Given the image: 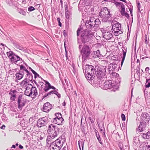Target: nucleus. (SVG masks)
I'll list each match as a JSON object with an SVG mask.
<instances>
[{
    "mask_svg": "<svg viewBox=\"0 0 150 150\" xmlns=\"http://www.w3.org/2000/svg\"><path fill=\"white\" fill-rule=\"evenodd\" d=\"M94 31L86 28L85 27L81 25L77 31L78 36L80 35L81 40L82 43H85L89 42L93 36Z\"/></svg>",
    "mask_w": 150,
    "mask_h": 150,
    "instance_id": "nucleus-1",
    "label": "nucleus"
},
{
    "mask_svg": "<svg viewBox=\"0 0 150 150\" xmlns=\"http://www.w3.org/2000/svg\"><path fill=\"white\" fill-rule=\"evenodd\" d=\"M98 81L99 83L98 84V86L100 87L103 89L107 90L108 89L112 88L111 91L115 92L119 88V83H116L114 81L111 80L107 81L104 82L103 84L102 83L103 81L100 80Z\"/></svg>",
    "mask_w": 150,
    "mask_h": 150,
    "instance_id": "nucleus-2",
    "label": "nucleus"
},
{
    "mask_svg": "<svg viewBox=\"0 0 150 150\" xmlns=\"http://www.w3.org/2000/svg\"><path fill=\"white\" fill-rule=\"evenodd\" d=\"M26 73L27 77H28V81H32L33 79V76L32 74L30 73L27 70L25 67L22 65L20 66V70L19 72L17 73L16 74V78L18 80H20L23 77L25 73Z\"/></svg>",
    "mask_w": 150,
    "mask_h": 150,
    "instance_id": "nucleus-3",
    "label": "nucleus"
},
{
    "mask_svg": "<svg viewBox=\"0 0 150 150\" xmlns=\"http://www.w3.org/2000/svg\"><path fill=\"white\" fill-rule=\"evenodd\" d=\"M79 48L81 54L82 55V62H85L88 59L91 53V50L89 46L81 45H79Z\"/></svg>",
    "mask_w": 150,
    "mask_h": 150,
    "instance_id": "nucleus-4",
    "label": "nucleus"
},
{
    "mask_svg": "<svg viewBox=\"0 0 150 150\" xmlns=\"http://www.w3.org/2000/svg\"><path fill=\"white\" fill-rule=\"evenodd\" d=\"M99 16L102 18L103 22H106L109 21L111 17L110 12L107 7L103 8L99 13Z\"/></svg>",
    "mask_w": 150,
    "mask_h": 150,
    "instance_id": "nucleus-5",
    "label": "nucleus"
},
{
    "mask_svg": "<svg viewBox=\"0 0 150 150\" xmlns=\"http://www.w3.org/2000/svg\"><path fill=\"white\" fill-rule=\"evenodd\" d=\"M59 128L57 127L53 124H51L48 127V132L52 139L58 136L59 133Z\"/></svg>",
    "mask_w": 150,
    "mask_h": 150,
    "instance_id": "nucleus-6",
    "label": "nucleus"
},
{
    "mask_svg": "<svg viewBox=\"0 0 150 150\" xmlns=\"http://www.w3.org/2000/svg\"><path fill=\"white\" fill-rule=\"evenodd\" d=\"M24 94L26 96L30 97L33 98H35L38 95L36 88L32 86L31 88H26Z\"/></svg>",
    "mask_w": 150,
    "mask_h": 150,
    "instance_id": "nucleus-7",
    "label": "nucleus"
},
{
    "mask_svg": "<svg viewBox=\"0 0 150 150\" xmlns=\"http://www.w3.org/2000/svg\"><path fill=\"white\" fill-rule=\"evenodd\" d=\"M112 31H114V34L116 36H118L120 34L122 33L121 30V24L116 21L112 22Z\"/></svg>",
    "mask_w": 150,
    "mask_h": 150,
    "instance_id": "nucleus-8",
    "label": "nucleus"
},
{
    "mask_svg": "<svg viewBox=\"0 0 150 150\" xmlns=\"http://www.w3.org/2000/svg\"><path fill=\"white\" fill-rule=\"evenodd\" d=\"M104 69H99L97 71V73H95L97 77L98 78V82L99 83V80L104 81L106 78V69L105 67H103Z\"/></svg>",
    "mask_w": 150,
    "mask_h": 150,
    "instance_id": "nucleus-9",
    "label": "nucleus"
},
{
    "mask_svg": "<svg viewBox=\"0 0 150 150\" xmlns=\"http://www.w3.org/2000/svg\"><path fill=\"white\" fill-rule=\"evenodd\" d=\"M7 54L12 63L17 64L18 61L20 60V58L18 56L15 54L11 51L7 52Z\"/></svg>",
    "mask_w": 150,
    "mask_h": 150,
    "instance_id": "nucleus-10",
    "label": "nucleus"
},
{
    "mask_svg": "<svg viewBox=\"0 0 150 150\" xmlns=\"http://www.w3.org/2000/svg\"><path fill=\"white\" fill-rule=\"evenodd\" d=\"M23 94H20L18 95V108L19 109L23 107L26 102V100L23 98Z\"/></svg>",
    "mask_w": 150,
    "mask_h": 150,
    "instance_id": "nucleus-11",
    "label": "nucleus"
},
{
    "mask_svg": "<svg viewBox=\"0 0 150 150\" xmlns=\"http://www.w3.org/2000/svg\"><path fill=\"white\" fill-rule=\"evenodd\" d=\"M83 69L84 73H91V74H94V72L96 73V71H95L94 67L91 65H86L85 67H83Z\"/></svg>",
    "mask_w": 150,
    "mask_h": 150,
    "instance_id": "nucleus-12",
    "label": "nucleus"
},
{
    "mask_svg": "<svg viewBox=\"0 0 150 150\" xmlns=\"http://www.w3.org/2000/svg\"><path fill=\"white\" fill-rule=\"evenodd\" d=\"M95 20L94 18H90L89 21L88 22H86V23H85V25L83 26V27L85 26L86 28L95 31V30L93 29V26H94L93 24L95 23Z\"/></svg>",
    "mask_w": 150,
    "mask_h": 150,
    "instance_id": "nucleus-13",
    "label": "nucleus"
},
{
    "mask_svg": "<svg viewBox=\"0 0 150 150\" xmlns=\"http://www.w3.org/2000/svg\"><path fill=\"white\" fill-rule=\"evenodd\" d=\"M48 118L47 117H44L39 119L37 122V126L39 127L44 126L47 123Z\"/></svg>",
    "mask_w": 150,
    "mask_h": 150,
    "instance_id": "nucleus-14",
    "label": "nucleus"
},
{
    "mask_svg": "<svg viewBox=\"0 0 150 150\" xmlns=\"http://www.w3.org/2000/svg\"><path fill=\"white\" fill-rule=\"evenodd\" d=\"M101 31L103 38L106 40H110L112 37L113 35L111 33L107 30L103 29L101 30Z\"/></svg>",
    "mask_w": 150,
    "mask_h": 150,
    "instance_id": "nucleus-15",
    "label": "nucleus"
},
{
    "mask_svg": "<svg viewBox=\"0 0 150 150\" xmlns=\"http://www.w3.org/2000/svg\"><path fill=\"white\" fill-rule=\"evenodd\" d=\"M53 122L59 125H62L64 121V119L62 117L59 118H54L52 120Z\"/></svg>",
    "mask_w": 150,
    "mask_h": 150,
    "instance_id": "nucleus-16",
    "label": "nucleus"
},
{
    "mask_svg": "<svg viewBox=\"0 0 150 150\" xmlns=\"http://www.w3.org/2000/svg\"><path fill=\"white\" fill-rule=\"evenodd\" d=\"M17 91L15 90H11L9 93V94L10 96V100L12 101H15L16 97Z\"/></svg>",
    "mask_w": 150,
    "mask_h": 150,
    "instance_id": "nucleus-17",
    "label": "nucleus"
},
{
    "mask_svg": "<svg viewBox=\"0 0 150 150\" xmlns=\"http://www.w3.org/2000/svg\"><path fill=\"white\" fill-rule=\"evenodd\" d=\"M52 108V105L49 102H47L44 104L43 107V110L45 112H47L50 110Z\"/></svg>",
    "mask_w": 150,
    "mask_h": 150,
    "instance_id": "nucleus-18",
    "label": "nucleus"
},
{
    "mask_svg": "<svg viewBox=\"0 0 150 150\" xmlns=\"http://www.w3.org/2000/svg\"><path fill=\"white\" fill-rule=\"evenodd\" d=\"M141 118L142 121L149 122V120L150 116L148 113H144L141 115Z\"/></svg>",
    "mask_w": 150,
    "mask_h": 150,
    "instance_id": "nucleus-19",
    "label": "nucleus"
},
{
    "mask_svg": "<svg viewBox=\"0 0 150 150\" xmlns=\"http://www.w3.org/2000/svg\"><path fill=\"white\" fill-rule=\"evenodd\" d=\"M54 94L56 95L59 98H60L61 97L60 94L56 90L52 91L49 92L47 94H46L43 97V98H44L46 97L47 96L50 95L51 94Z\"/></svg>",
    "mask_w": 150,
    "mask_h": 150,
    "instance_id": "nucleus-20",
    "label": "nucleus"
},
{
    "mask_svg": "<svg viewBox=\"0 0 150 150\" xmlns=\"http://www.w3.org/2000/svg\"><path fill=\"white\" fill-rule=\"evenodd\" d=\"M110 68L109 69H111L112 71H117L118 68H119V66L117 65L115 63H112L110 64Z\"/></svg>",
    "mask_w": 150,
    "mask_h": 150,
    "instance_id": "nucleus-21",
    "label": "nucleus"
},
{
    "mask_svg": "<svg viewBox=\"0 0 150 150\" xmlns=\"http://www.w3.org/2000/svg\"><path fill=\"white\" fill-rule=\"evenodd\" d=\"M121 10L120 11V13L122 16H124L127 18H128L129 16V14L125 12V8L124 5H122L121 6Z\"/></svg>",
    "mask_w": 150,
    "mask_h": 150,
    "instance_id": "nucleus-22",
    "label": "nucleus"
},
{
    "mask_svg": "<svg viewBox=\"0 0 150 150\" xmlns=\"http://www.w3.org/2000/svg\"><path fill=\"white\" fill-rule=\"evenodd\" d=\"M122 48H123V49H122L123 52V57H122V59L121 62V65H122V64L125 60L127 52V48L126 47H123Z\"/></svg>",
    "mask_w": 150,
    "mask_h": 150,
    "instance_id": "nucleus-23",
    "label": "nucleus"
},
{
    "mask_svg": "<svg viewBox=\"0 0 150 150\" xmlns=\"http://www.w3.org/2000/svg\"><path fill=\"white\" fill-rule=\"evenodd\" d=\"M142 137L144 139L150 138V129H149L148 132L146 133H144L142 135Z\"/></svg>",
    "mask_w": 150,
    "mask_h": 150,
    "instance_id": "nucleus-24",
    "label": "nucleus"
},
{
    "mask_svg": "<svg viewBox=\"0 0 150 150\" xmlns=\"http://www.w3.org/2000/svg\"><path fill=\"white\" fill-rule=\"evenodd\" d=\"M100 24V22L98 19H96L95 20V23L93 24V29H95L96 28H97L98 27Z\"/></svg>",
    "mask_w": 150,
    "mask_h": 150,
    "instance_id": "nucleus-25",
    "label": "nucleus"
},
{
    "mask_svg": "<svg viewBox=\"0 0 150 150\" xmlns=\"http://www.w3.org/2000/svg\"><path fill=\"white\" fill-rule=\"evenodd\" d=\"M84 74L85 77L86 79L88 80L93 79V77H94V74H91V73H89V74L84 73Z\"/></svg>",
    "mask_w": 150,
    "mask_h": 150,
    "instance_id": "nucleus-26",
    "label": "nucleus"
},
{
    "mask_svg": "<svg viewBox=\"0 0 150 150\" xmlns=\"http://www.w3.org/2000/svg\"><path fill=\"white\" fill-rule=\"evenodd\" d=\"M46 86L44 88V90L46 92L48 91L50 89V87L51 85L48 82L46 81Z\"/></svg>",
    "mask_w": 150,
    "mask_h": 150,
    "instance_id": "nucleus-27",
    "label": "nucleus"
},
{
    "mask_svg": "<svg viewBox=\"0 0 150 150\" xmlns=\"http://www.w3.org/2000/svg\"><path fill=\"white\" fill-rule=\"evenodd\" d=\"M94 58L99 57H100V51L98 50L96 51H94Z\"/></svg>",
    "mask_w": 150,
    "mask_h": 150,
    "instance_id": "nucleus-28",
    "label": "nucleus"
},
{
    "mask_svg": "<svg viewBox=\"0 0 150 150\" xmlns=\"http://www.w3.org/2000/svg\"><path fill=\"white\" fill-rule=\"evenodd\" d=\"M28 77L26 76V78L23 80L21 83V85L22 86H24L28 83Z\"/></svg>",
    "mask_w": 150,
    "mask_h": 150,
    "instance_id": "nucleus-29",
    "label": "nucleus"
},
{
    "mask_svg": "<svg viewBox=\"0 0 150 150\" xmlns=\"http://www.w3.org/2000/svg\"><path fill=\"white\" fill-rule=\"evenodd\" d=\"M98 124L99 127V128L100 129V131L102 132L103 131V129L102 128V127L104 129L103 123V122H101V123H98Z\"/></svg>",
    "mask_w": 150,
    "mask_h": 150,
    "instance_id": "nucleus-30",
    "label": "nucleus"
},
{
    "mask_svg": "<svg viewBox=\"0 0 150 150\" xmlns=\"http://www.w3.org/2000/svg\"><path fill=\"white\" fill-rule=\"evenodd\" d=\"M89 81V83L93 86L97 83V81H95V79L94 78V77L93 79H91Z\"/></svg>",
    "mask_w": 150,
    "mask_h": 150,
    "instance_id": "nucleus-31",
    "label": "nucleus"
},
{
    "mask_svg": "<svg viewBox=\"0 0 150 150\" xmlns=\"http://www.w3.org/2000/svg\"><path fill=\"white\" fill-rule=\"evenodd\" d=\"M52 139V137L50 136H48L46 139V142L48 144H51V139Z\"/></svg>",
    "mask_w": 150,
    "mask_h": 150,
    "instance_id": "nucleus-32",
    "label": "nucleus"
},
{
    "mask_svg": "<svg viewBox=\"0 0 150 150\" xmlns=\"http://www.w3.org/2000/svg\"><path fill=\"white\" fill-rule=\"evenodd\" d=\"M109 71H109L110 74L111 73L112 75L113 76H115V78H116L118 76L119 74H118L116 73L115 72H113V71H112V72H111V71H110V70H109Z\"/></svg>",
    "mask_w": 150,
    "mask_h": 150,
    "instance_id": "nucleus-33",
    "label": "nucleus"
},
{
    "mask_svg": "<svg viewBox=\"0 0 150 150\" xmlns=\"http://www.w3.org/2000/svg\"><path fill=\"white\" fill-rule=\"evenodd\" d=\"M19 12L20 13L23 15H26V12L22 9H20L19 10Z\"/></svg>",
    "mask_w": 150,
    "mask_h": 150,
    "instance_id": "nucleus-34",
    "label": "nucleus"
},
{
    "mask_svg": "<svg viewBox=\"0 0 150 150\" xmlns=\"http://www.w3.org/2000/svg\"><path fill=\"white\" fill-rule=\"evenodd\" d=\"M16 47L17 49H19L20 50H21L23 51H25V49H24V48L21 46H20L19 45H16Z\"/></svg>",
    "mask_w": 150,
    "mask_h": 150,
    "instance_id": "nucleus-35",
    "label": "nucleus"
},
{
    "mask_svg": "<svg viewBox=\"0 0 150 150\" xmlns=\"http://www.w3.org/2000/svg\"><path fill=\"white\" fill-rule=\"evenodd\" d=\"M96 136L97 138V139H98L99 143L100 144H101L102 145L103 144L101 142L100 136L99 135V134L98 135L97 133H96Z\"/></svg>",
    "mask_w": 150,
    "mask_h": 150,
    "instance_id": "nucleus-36",
    "label": "nucleus"
},
{
    "mask_svg": "<svg viewBox=\"0 0 150 150\" xmlns=\"http://www.w3.org/2000/svg\"><path fill=\"white\" fill-rule=\"evenodd\" d=\"M136 70H137L136 73L139 76H140V68L139 67H137L136 68Z\"/></svg>",
    "mask_w": 150,
    "mask_h": 150,
    "instance_id": "nucleus-37",
    "label": "nucleus"
},
{
    "mask_svg": "<svg viewBox=\"0 0 150 150\" xmlns=\"http://www.w3.org/2000/svg\"><path fill=\"white\" fill-rule=\"evenodd\" d=\"M139 126L144 127L146 126V122L143 121L142 122H140Z\"/></svg>",
    "mask_w": 150,
    "mask_h": 150,
    "instance_id": "nucleus-38",
    "label": "nucleus"
},
{
    "mask_svg": "<svg viewBox=\"0 0 150 150\" xmlns=\"http://www.w3.org/2000/svg\"><path fill=\"white\" fill-rule=\"evenodd\" d=\"M55 117L54 118H59L62 117V115L59 113H56L55 114Z\"/></svg>",
    "mask_w": 150,
    "mask_h": 150,
    "instance_id": "nucleus-39",
    "label": "nucleus"
},
{
    "mask_svg": "<svg viewBox=\"0 0 150 150\" xmlns=\"http://www.w3.org/2000/svg\"><path fill=\"white\" fill-rule=\"evenodd\" d=\"M144 127L139 126L138 128L137 129V130H138L139 131V132H142L144 130Z\"/></svg>",
    "mask_w": 150,
    "mask_h": 150,
    "instance_id": "nucleus-40",
    "label": "nucleus"
},
{
    "mask_svg": "<svg viewBox=\"0 0 150 150\" xmlns=\"http://www.w3.org/2000/svg\"><path fill=\"white\" fill-rule=\"evenodd\" d=\"M70 15V13L69 12H65V15L66 18L68 19Z\"/></svg>",
    "mask_w": 150,
    "mask_h": 150,
    "instance_id": "nucleus-41",
    "label": "nucleus"
},
{
    "mask_svg": "<svg viewBox=\"0 0 150 150\" xmlns=\"http://www.w3.org/2000/svg\"><path fill=\"white\" fill-rule=\"evenodd\" d=\"M35 8L33 6H29L28 8V10L29 11H32L35 10Z\"/></svg>",
    "mask_w": 150,
    "mask_h": 150,
    "instance_id": "nucleus-42",
    "label": "nucleus"
},
{
    "mask_svg": "<svg viewBox=\"0 0 150 150\" xmlns=\"http://www.w3.org/2000/svg\"><path fill=\"white\" fill-rule=\"evenodd\" d=\"M144 150H150V145H146L144 147Z\"/></svg>",
    "mask_w": 150,
    "mask_h": 150,
    "instance_id": "nucleus-43",
    "label": "nucleus"
},
{
    "mask_svg": "<svg viewBox=\"0 0 150 150\" xmlns=\"http://www.w3.org/2000/svg\"><path fill=\"white\" fill-rule=\"evenodd\" d=\"M149 80H150V82H149L145 86L146 88H149L150 86V79H147L146 82V83L148 82Z\"/></svg>",
    "mask_w": 150,
    "mask_h": 150,
    "instance_id": "nucleus-44",
    "label": "nucleus"
},
{
    "mask_svg": "<svg viewBox=\"0 0 150 150\" xmlns=\"http://www.w3.org/2000/svg\"><path fill=\"white\" fill-rule=\"evenodd\" d=\"M7 3L10 6H11L12 4V1L11 0H7L6 1Z\"/></svg>",
    "mask_w": 150,
    "mask_h": 150,
    "instance_id": "nucleus-45",
    "label": "nucleus"
},
{
    "mask_svg": "<svg viewBox=\"0 0 150 150\" xmlns=\"http://www.w3.org/2000/svg\"><path fill=\"white\" fill-rule=\"evenodd\" d=\"M65 12H69L68 6L67 4L64 5Z\"/></svg>",
    "mask_w": 150,
    "mask_h": 150,
    "instance_id": "nucleus-46",
    "label": "nucleus"
},
{
    "mask_svg": "<svg viewBox=\"0 0 150 150\" xmlns=\"http://www.w3.org/2000/svg\"><path fill=\"white\" fill-rule=\"evenodd\" d=\"M57 21L59 23V25L60 26H62V23L61 22H60V19L59 18H58L57 19Z\"/></svg>",
    "mask_w": 150,
    "mask_h": 150,
    "instance_id": "nucleus-47",
    "label": "nucleus"
},
{
    "mask_svg": "<svg viewBox=\"0 0 150 150\" xmlns=\"http://www.w3.org/2000/svg\"><path fill=\"white\" fill-rule=\"evenodd\" d=\"M122 119V120L125 121V115L123 114H122L121 115Z\"/></svg>",
    "mask_w": 150,
    "mask_h": 150,
    "instance_id": "nucleus-48",
    "label": "nucleus"
},
{
    "mask_svg": "<svg viewBox=\"0 0 150 150\" xmlns=\"http://www.w3.org/2000/svg\"><path fill=\"white\" fill-rule=\"evenodd\" d=\"M34 76H35V78H36L38 77H39V75L36 72L35 74H34Z\"/></svg>",
    "mask_w": 150,
    "mask_h": 150,
    "instance_id": "nucleus-49",
    "label": "nucleus"
},
{
    "mask_svg": "<svg viewBox=\"0 0 150 150\" xmlns=\"http://www.w3.org/2000/svg\"><path fill=\"white\" fill-rule=\"evenodd\" d=\"M148 38H145L144 39L145 43L146 45H147L148 43Z\"/></svg>",
    "mask_w": 150,
    "mask_h": 150,
    "instance_id": "nucleus-50",
    "label": "nucleus"
},
{
    "mask_svg": "<svg viewBox=\"0 0 150 150\" xmlns=\"http://www.w3.org/2000/svg\"><path fill=\"white\" fill-rule=\"evenodd\" d=\"M115 4L116 5H121V6L123 5L122 3L120 2H115Z\"/></svg>",
    "mask_w": 150,
    "mask_h": 150,
    "instance_id": "nucleus-51",
    "label": "nucleus"
},
{
    "mask_svg": "<svg viewBox=\"0 0 150 150\" xmlns=\"http://www.w3.org/2000/svg\"><path fill=\"white\" fill-rule=\"evenodd\" d=\"M89 119L90 121H91V122L92 123H94V121L93 119L91 117H89Z\"/></svg>",
    "mask_w": 150,
    "mask_h": 150,
    "instance_id": "nucleus-52",
    "label": "nucleus"
},
{
    "mask_svg": "<svg viewBox=\"0 0 150 150\" xmlns=\"http://www.w3.org/2000/svg\"><path fill=\"white\" fill-rule=\"evenodd\" d=\"M140 4L139 3H138L137 5V8L138 9L139 11H140Z\"/></svg>",
    "mask_w": 150,
    "mask_h": 150,
    "instance_id": "nucleus-53",
    "label": "nucleus"
},
{
    "mask_svg": "<svg viewBox=\"0 0 150 150\" xmlns=\"http://www.w3.org/2000/svg\"><path fill=\"white\" fill-rule=\"evenodd\" d=\"M149 70V67H146L145 69V71H148Z\"/></svg>",
    "mask_w": 150,
    "mask_h": 150,
    "instance_id": "nucleus-54",
    "label": "nucleus"
},
{
    "mask_svg": "<svg viewBox=\"0 0 150 150\" xmlns=\"http://www.w3.org/2000/svg\"><path fill=\"white\" fill-rule=\"evenodd\" d=\"M51 88H52L54 90H55L56 89V88L55 87H54L53 86H51L50 87V89H51Z\"/></svg>",
    "mask_w": 150,
    "mask_h": 150,
    "instance_id": "nucleus-55",
    "label": "nucleus"
},
{
    "mask_svg": "<svg viewBox=\"0 0 150 150\" xmlns=\"http://www.w3.org/2000/svg\"><path fill=\"white\" fill-rule=\"evenodd\" d=\"M5 127V126L4 125H3L1 126V128L2 129H4Z\"/></svg>",
    "mask_w": 150,
    "mask_h": 150,
    "instance_id": "nucleus-56",
    "label": "nucleus"
},
{
    "mask_svg": "<svg viewBox=\"0 0 150 150\" xmlns=\"http://www.w3.org/2000/svg\"><path fill=\"white\" fill-rule=\"evenodd\" d=\"M19 148L21 149H22L23 148V146H22V145H20L19 146Z\"/></svg>",
    "mask_w": 150,
    "mask_h": 150,
    "instance_id": "nucleus-57",
    "label": "nucleus"
},
{
    "mask_svg": "<svg viewBox=\"0 0 150 150\" xmlns=\"http://www.w3.org/2000/svg\"><path fill=\"white\" fill-rule=\"evenodd\" d=\"M31 71L34 74H35L36 72L35 71H34L33 69H31Z\"/></svg>",
    "mask_w": 150,
    "mask_h": 150,
    "instance_id": "nucleus-58",
    "label": "nucleus"
},
{
    "mask_svg": "<svg viewBox=\"0 0 150 150\" xmlns=\"http://www.w3.org/2000/svg\"><path fill=\"white\" fill-rule=\"evenodd\" d=\"M22 1L23 3L25 4L26 3V1L25 0H22Z\"/></svg>",
    "mask_w": 150,
    "mask_h": 150,
    "instance_id": "nucleus-59",
    "label": "nucleus"
},
{
    "mask_svg": "<svg viewBox=\"0 0 150 150\" xmlns=\"http://www.w3.org/2000/svg\"><path fill=\"white\" fill-rule=\"evenodd\" d=\"M16 146L14 145H12V147H11V148H16Z\"/></svg>",
    "mask_w": 150,
    "mask_h": 150,
    "instance_id": "nucleus-60",
    "label": "nucleus"
},
{
    "mask_svg": "<svg viewBox=\"0 0 150 150\" xmlns=\"http://www.w3.org/2000/svg\"><path fill=\"white\" fill-rule=\"evenodd\" d=\"M62 104H63V106H65V105H66V103H65V101H64L63 102V103Z\"/></svg>",
    "mask_w": 150,
    "mask_h": 150,
    "instance_id": "nucleus-61",
    "label": "nucleus"
},
{
    "mask_svg": "<svg viewBox=\"0 0 150 150\" xmlns=\"http://www.w3.org/2000/svg\"><path fill=\"white\" fill-rule=\"evenodd\" d=\"M144 37H145V38H147V35L146 34L145 35Z\"/></svg>",
    "mask_w": 150,
    "mask_h": 150,
    "instance_id": "nucleus-62",
    "label": "nucleus"
},
{
    "mask_svg": "<svg viewBox=\"0 0 150 150\" xmlns=\"http://www.w3.org/2000/svg\"><path fill=\"white\" fill-rule=\"evenodd\" d=\"M79 148L81 149V148H80V146H81L80 144V143H79Z\"/></svg>",
    "mask_w": 150,
    "mask_h": 150,
    "instance_id": "nucleus-63",
    "label": "nucleus"
},
{
    "mask_svg": "<svg viewBox=\"0 0 150 150\" xmlns=\"http://www.w3.org/2000/svg\"><path fill=\"white\" fill-rule=\"evenodd\" d=\"M65 148H66L65 147H65H64V148H63V150H65Z\"/></svg>",
    "mask_w": 150,
    "mask_h": 150,
    "instance_id": "nucleus-64",
    "label": "nucleus"
}]
</instances>
